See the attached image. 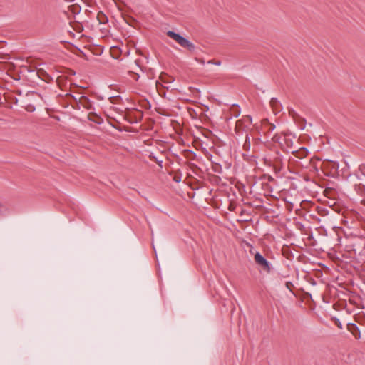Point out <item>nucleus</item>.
I'll return each mask as SVG.
<instances>
[{"label":"nucleus","instance_id":"f257e3e1","mask_svg":"<svg viewBox=\"0 0 365 365\" xmlns=\"http://www.w3.org/2000/svg\"><path fill=\"white\" fill-rule=\"evenodd\" d=\"M167 35L185 48L192 51L195 48L191 42L178 34L168 31Z\"/></svg>","mask_w":365,"mask_h":365},{"label":"nucleus","instance_id":"f03ea898","mask_svg":"<svg viewBox=\"0 0 365 365\" xmlns=\"http://www.w3.org/2000/svg\"><path fill=\"white\" fill-rule=\"evenodd\" d=\"M255 261L258 265L261 266L264 271L267 272H270L271 268L269 262L260 253L257 252L255 255Z\"/></svg>","mask_w":365,"mask_h":365},{"label":"nucleus","instance_id":"7ed1b4c3","mask_svg":"<svg viewBox=\"0 0 365 365\" xmlns=\"http://www.w3.org/2000/svg\"><path fill=\"white\" fill-rule=\"evenodd\" d=\"M6 210V207L0 202V215H2Z\"/></svg>","mask_w":365,"mask_h":365},{"label":"nucleus","instance_id":"20e7f679","mask_svg":"<svg viewBox=\"0 0 365 365\" xmlns=\"http://www.w3.org/2000/svg\"><path fill=\"white\" fill-rule=\"evenodd\" d=\"M26 110L29 112H32L34 110V108L33 106H28L27 108H26Z\"/></svg>","mask_w":365,"mask_h":365}]
</instances>
